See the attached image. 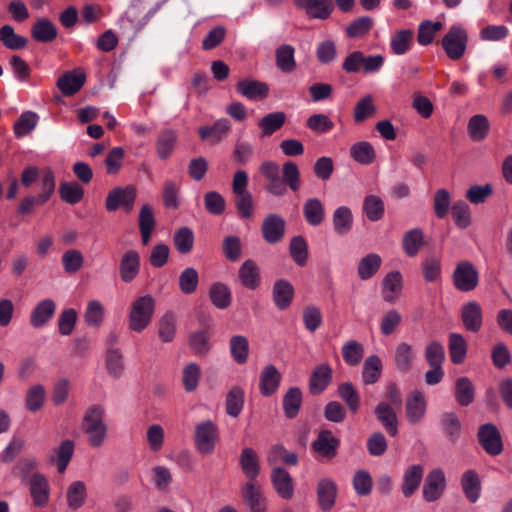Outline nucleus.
I'll return each instance as SVG.
<instances>
[{"label":"nucleus","instance_id":"1","mask_svg":"<svg viewBox=\"0 0 512 512\" xmlns=\"http://www.w3.org/2000/svg\"><path fill=\"white\" fill-rule=\"evenodd\" d=\"M260 173L265 178V190L275 197H282L289 188L297 192L301 186L300 170L296 163L287 161L282 166V176L280 175V166L273 161H264L260 166Z\"/></svg>","mask_w":512,"mask_h":512},{"label":"nucleus","instance_id":"2","mask_svg":"<svg viewBox=\"0 0 512 512\" xmlns=\"http://www.w3.org/2000/svg\"><path fill=\"white\" fill-rule=\"evenodd\" d=\"M104 409L100 405L91 406L85 413L82 429L87 434L92 447H100L107 436V426L103 421Z\"/></svg>","mask_w":512,"mask_h":512},{"label":"nucleus","instance_id":"3","mask_svg":"<svg viewBox=\"0 0 512 512\" xmlns=\"http://www.w3.org/2000/svg\"><path fill=\"white\" fill-rule=\"evenodd\" d=\"M155 310V300L150 295L140 296L131 304L129 328L134 332H142L151 323Z\"/></svg>","mask_w":512,"mask_h":512},{"label":"nucleus","instance_id":"4","mask_svg":"<svg viewBox=\"0 0 512 512\" xmlns=\"http://www.w3.org/2000/svg\"><path fill=\"white\" fill-rule=\"evenodd\" d=\"M468 44V34L464 28L459 25H453L443 36L441 46L451 60L461 59L466 51Z\"/></svg>","mask_w":512,"mask_h":512},{"label":"nucleus","instance_id":"5","mask_svg":"<svg viewBox=\"0 0 512 512\" xmlns=\"http://www.w3.org/2000/svg\"><path fill=\"white\" fill-rule=\"evenodd\" d=\"M454 287L460 292H471L479 284V272L475 265L467 260L459 261L452 274Z\"/></svg>","mask_w":512,"mask_h":512},{"label":"nucleus","instance_id":"6","mask_svg":"<svg viewBox=\"0 0 512 512\" xmlns=\"http://www.w3.org/2000/svg\"><path fill=\"white\" fill-rule=\"evenodd\" d=\"M219 438V429L211 420H205L195 426V446L200 454H211Z\"/></svg>","mask_w":512,"mask_h":512},{"label":"nucleus","instance_id":"7","mask_svg":"<svg viewBox=\"0 0 512 512\" xmlns=\"http://www.w3.org/2000/svg\"><path fill=\"white\" fill-rule=\"evenodd\" d=\"M477 438L481 447L490 456H498L503 452L502 436L494 424L481 425L478 429Z\"/></svg>","mask_w":512,"mask_h":512},{"label":"nucleus","instance_id":"8","mask_svg":"<svg viewBox=\"0 0 512 512\" xmlns=\"http://www.w3.org/2000/svg\"><path fill=\"white\" fill-rule=\"evenodd\" d=\"M285 229V219L279 214L271 213L262 222L261 234L266 243L277 244L283 239Z\"/></svg>","mask_w":512,"mask_h":512},{"label":"nucleus","instance_id":"9","mask_svg":"<svg viewBox=\"0 0 512 512\" xmlns=\"http://www.w3.org/2000/svg\"><path fill=\"white\" fill-rule=\"evenodd\" d=\"M135 199L136 189L133 186L116 187L108 193L105 207L110 212L116 211L121 206L130 211Z\"/></svg>","mask_w":512,"mask_h":512},{"label":"nucleus","instance_id":"10","mask_svg":"<svg viewBox=\"0 0 512 512\" xmlns=\"http://www.w3.org/2000/svg\"><path fill=\"white\" fill-rule=\"evenodd\" d=\"M446 488V478L444 472L440 468L431 470L426 476L422 494L426 502H435L442 495Z\"/></svg>","mask_w":512,"mask_h":512},{"label":"nucleus","instance_id":"11","mask_svg":"<svg viewBox=\"0 0 512 512\" xmlns=\"http://www.w3.org/2000/svg\"><path fill=\"white\" fill-rule=\"evenodd\" d=\"M338 486L334 480L325 477L321 478L316 485L317 503L323 512H328L336 504Z\"/></svg>","mask_w":512,"mask_h":512},{"label":"nucleus","instance_id":"12","mask_svg":"<svg viewBox=\"0 0 512 512\" xmlns=\"http://www.w3.org/2000/svg\"><path fill=\"white\" fill-rule=\"evenodd\" d=\"M141 257L136 250H127L119 263V276L124 283H131L140 273Z\"/></svg>","mask_w":512,"mask_h":512},{"label":"nucleus","instance_id":"13","mask_svg":"<svg viewBox=\"0 0 512 512\" xmlns=\"http://www.w3.org/2000/svg\"><path fill=\"white\" fill-rule=\"evenodd\" d=\"M461 321L465 329L477 333L483 325V311L477 301H469L461 307Z\"/></svg>","mask_w":512,"mask_h":512},{"label":"nucleus","instance_id":"14","mask_svg":"<svg viewBox=\"0 0 512 512\" xmlns=\"http://www.w3.org/2000/svg\"><path fill=\"white\" fill-rule=\"evenodd\" d=\"M339 446L340 440L330 430H321L312 443V449L328 460L337 455Z\"/></svg>","mask_w":512,"mask_h":512},{"label":"nucleus","instance_id":"15","mask_svg":"<svg viewBox=\"0 0 512 512\" xmlns=\"http://www.w3.org/2000/svg\"><path fill=\"white\" fill-rule=\"evenodd\" d=\"M241 497L250 512H266V499L256 482H247L243 485Z\"/></svg>","mask_w":512,"mask_h":512},{"label":"nucleus","instance_id":"16","mask_svg":"<svg viewBox=\"0 0 512 512\" xmlns=\"http://www.w3.org/2000/svg\"><path fill=\"white\" fill-rule=\"evenodd\" d=\"M56 303L50 298L39 301L31 310L29 323L33 328H42L55 315Z\"/></svg>","mask_w":512,"mask_h":512},{"label":"nucleus","instance_id":"17","mask_svg":"<svg viewBox=\"0 0 512 512\" xmlns=\"http://www.w3.org/2000/svg\"><path fill=\"white\" fill-rule=\"evenodd\" d=\"M30 495L36 507H44L49 501L50 486L41 473H33L28 481Z\"/></svg>","mask_w":512,"mask_h":512},{"label":"nucleus","instance_id":"18","mask_svg":"<svg viewBox=\"0 0 512 512\" xmlns=\"http://www.w3.org/2000/svg\"><path fill=\"white\" fill-rule=\"evenodd\" d=\"M231 130V123L226 118L218 119L213 125L202 126L198 129L201 140L217 144L224 140Z\"/></svg>","mask_w":512,"mask_h":512},{"label":"nucleus","instance_id":"19","mask_svg":"<svg viewBox=\"0 0 512 512\" xmlns=\"http://www.w3.org/2000/svg\"><path fill=\"white\" fill-rule=\"evenodd\" d=\"M426 412V400L423 393L414 390L409 394L405 404V415L410 424L419 423Z\"/></svg>","mask_w":512,"mask_h":512},{"label":"nucleus","instance_id":"20","mask_svg":"<svg viewBox=\"0 0 512 512\" xmlns=\"http://www.w3.org/2000/svg\"><path fill=\"white\" fill-rule=\"evenodd\" d=\"M236 90L251 101H261L269 94V86L254 79H241L236 85Z\"/></svg>","mask_w":512,"mask_h":512},{"label":"nucleus","instance_id":"21","mask_svg":"<svg viewBox=\"0 0 512 512\" xmlns=\"http://www.w3.org/2000/svg\"><path fill=\"white\" fill-rule=\"evenodd\" d=\"M297 7L306 11L310 18L327 19L333 11L332 0H294Z\"/></svg>","mask_w":512,"mask_h":512},{"label":"nucleus","instance_id":"22","mask_svg":"<svg viewBox=\"0 0 512 512\" xmlns=\"http://www.w3.org/2000/svg\"><path fill=\"white\" fill-rule=\"evenodd\" d=\"M271 482L281 498L288 500L293 497V479L284 468L276 467L271 471Z\"/></svg>","mask_w":512,"mask_h":512},{"label":"nucleus","instance_id":"23","mask_svg":"<svg viewBox=\"0 0 512 512\" xmlns=\"http://www.w3.org/2000/svg\"><path fill=\"white\" fill-rule=\"evenodd\" d=\"M332 368L327 363L317 365L309 379L311 394L317 395L325 391L332 380Z\"/></svg>","mask_w":512,"mask_h":512},{"label":"nucleus","instance_id":"24","mask_svg":"<svg viewBox=\"0 0 512 512\" xmlns=\"http://www.w3.org/2000/svg\"><path fill=\"white\" fill-rule=\"evenodd\" d=\"M238 278L245 288L256 290L261 283V274L257 263L252 259L244 261L238 270Z\"/></svg>","mask_w":512,"mask_h":512},{"label":"nucleus","instance_id":"25","mask_svg":"<svg viewBox=\"0 0 512 512\" xmlns=\"http://www.w3.org/2000/svg\"><path fill=\"white\" fill-rule=\"evenodd\" d=\"M281 381V374L274 365H267L260 373L259 390L260 393L269 397L278 389Z\"/></svg>","mask_w":512,"mask_h":512},{"label":"nucleus","instance_id":"26","mask_svg":"<svg viewBox=\"0 0 512 512\" xmlns=\"http://www.w3.org/2000/svg\"><path fill=\"white\" fill-rule=\"evenodd\" d=\"M375 416L385 431L392 437L398 433V420L394 409L386 402H380L375 407Z\"/></svg>","mask_w":512,"mask_h":512},{"label":"nucleus","instance_id":"27","mask_svg":"<svg viewBox=\"0 0 512 512\" xmlns=\"http://www.w3.org/2000/svg\"><path fill=\"white\" fill-rule=\"evenodd\" d=\"M86 75L84 73L76 74L74 71H67L57 80V87L64 96H73L85 84Z\"/></svg>","mask_w":512,"mask_h":512},{"label":"nucleus","instance_id":"28","mask_svg":"<svg viewBox=\"0 0 512 512\" xmlns=\"http://www.w3.org/2000/svg\"><path fill=\"white\" fill-rule=\"evenodd\" d=\"M424 468L420 464L409 466L403 475L401 491L405 497H411L419 488L423 478Z\"/></svg>","mask_w":512,"mask_h":512},{"label":"nucleus","instance_id":"29","mask_svg":"<svg viewBox=\"0 0 512 512\" xmlns=\"http://www.w3.org/2000/svg\"><path fill=\"white\" fill-rule=\"evenodd\" d=\"M57 35L56 26L47 18L37 19L31 27V36L39 43H50L56 39Z\"/></svg>","mask_w":512,"mask_h":512},{"label":"nucleus","instance_id":"30","mask_svg":"<svg viewBox=\"0 0 512 512\" xmlns=\"http://www.w3.org/2000/svg\"><path fill=\"white\" fill-rule=\"evenodd\" d=\"M239 463L248 482H256L260 473L259 459L256 452L249 447H245L241 454Z\"/></svg>","mask_w":512,"mask_h":512},{"label":"nucleus","instance_id":"31","mask_svg":"<svg viewBox=\"0 0 512 512\" xmlns=\"http://www.w3.org/2000/svg\"><path fill=\"white\" fill-rule=\"evenodd\" d=\"M332 224L334 232L338 236L347 235L353 227V214L349 207L339 206L332 215Z\"/></svg>","mask_w":512,"mask_h":512},{"label":"nucleus","instance_id":"32","mask_svg":"<svg viewBox=\"0 0 512 512\" xmlns=\"http://www.w3.org/2000/svg\"><path fill=\"white\" fill-rule=\"evenodd\" d=\"M273 301L280 310L288 308L294 297V288L290 282L280 279L273 286Z\"/></svg>","mask_w":512,"mask_h":512},{"label":"nucleus","instance_id":"33","mask_svg":"<svg viewBox=\"0 0 512 512\" xmlns=\"http://www.w3.org/2000/svg\"><path fill=\"white\" fill-rule=\"evenodd\" d=\"M177 317L171 310L166 311L158 321V337L163 343H171L176 336Z\"/></svg>","mask_w":512,"mask_h":512},{"label":"nucleus","instance_id":"34","mask_svg":"<svg viewBox=\"0 0 512 512\" xmlns=\"http://www.w3.org/2000/svg\"><path fill=\"white\" fill-rule=\"evenodd\" d=\"M303 216L313 227L320 226L325 218V209L320 199L309 198L303 205Z\"/></svg>","mask_w":512,"mask_h":512},{"label":"nucleus","instance_id":"35","mask_svg":"<svg viewBox=\"0 0 512 512\" xmlns=\"http://www.w3.org/2000/svg\"><path fill=\"white\" fill-rule=\"evenodd\" d=\"M454 396L457 403L462 407H467L473 403L475 387L468 377L462 376L456 379Z\"/></svg>","mask_w":512,"mask_h":512},{"label":"nucleus","instance_id":"36","mask_svg":"<svg viewBox=\"0 0 512 512\" xmlns=\"http://www.w3.org/2000/svg\"><path fill=\"white\" fill-rule=\"evenodd\" d=\"M490 122L483 114L472 116L467 124V132L472 141L481 142L489 133Z\"/></svg>","mask_w":512,"mask_h":512},{"label":"nucleus","instance_id":"37","mask_svg":"<svg viewBox=\"0 0 512 512\" xmlns=\"http://www.w3.org/2000/svg\"><path fill=\"white\" fill-rule=\"evenodd\" d=\"M415 359L412 346L406 342L399 343L395 348L394 364L398 371L407 373L411 370Z\"/></svg>","mask_w":512,"mask_h":512},{"label":"nucleus","instance_id":"38","mask_svg":"<svg viewBox=\"0 0 512 512\" xmlns=\"http://www.w3.org/2000/svg\"><path fill=\"white\" fill-rule=\"evenodd\" d=\"M402 276L399 271H391L383 279V299L394 303L402 291Z\"/></svg>","mask_w":512,"mask_h":512},{"label":"nucleus","instance_id":"39","mask_svg":"<svg viewBox=\"0 0 512 512\" xmlns=\"http://www.w3.org/2000/svg\"><path fill=\"white\" fill-rule=\"evenodd\" d=\"M177 134L172 129L160 131L156 141V153L162 160L168 159L176 146Z\"/></svg>","mask_w":512,"mask_h":512},{"label":"nucleus","instance_id":"40","mask_svg":"<svg viewBox=\"0 0 512 512\" xmlns=\"http://www.w3.org/2000/svg\"><path fill=\"white\" fill-rule=\"evenodd\" d=\"M461 486L465 496L471 503L478 501L481 494V482L474 470H467L463 473Z\"/></svg>","mask_w":512,"mask_h":512},{"label":"nucleus","instance_id":"41","mask_svg":"<svg viewBox=\"0 0 512 512\" xmlns=\"http://www.w3.org/2000/svg\"><path fill=\"white\" fill-rule=\"evenodd\" d=\"M0 42L9 50L18 51L24 49L28 40L15 32L13 26L5 24L0 28Z\"/></svg>","mask_w":512,"mask_h":512},{"label":"nucleus","instance_id":"42","mask_svg":"<svg viewBox=\"0 0 512 512\" xmlns=\"http://www.w3.org/2000/svg\"><path fill=\"white\" fill-rule=\"evenodd\" d=\"M382 265L381 257L376 253H369L360 259L357 266L358 277L363 280L371 279Z\"/></svg>","mask_w":512,"mask_h":512},{"label":"nucleus","instance_id":"43","mask_svg":"<svg viewBox=\"0 0 512 512\" xmlns=\"http://www.w3.org/2000/svg\"><path fill=\"white\" fill-rule=\"evenodd\" d=\"M302 392L298 387H291L283 396L282 406L285 416L288 419H294L302 405Z\"/></svg>","mask_w":512,"mask_h":512},{"label":"nucleus","instance_id":"44","mask_svg":"<svg viewBox=\"0 0 512 512\" xmlns=\"http://www.w3.org/2000/svg\"><path fill=\"white\" fill-rule=\"evenodd\" d=\"M440 426L445 436L455 443L461 433V422L455 412H444L440 416Z\"/></svg>","mask_w":512,"mask_h":512},{"label":"nucleus","instance_id":"45","mask_svg":"<svg viewBox=\"0 0 512 512\" xmlns=\"http://www.w3.org/2000/svg\"><path fill=\"white\" fill-rule=\"evenodd\" d=\"M350 155L354 161L362 165H370L376 159L375 149L368 141L353 144L350 148Z\"/></svg>","mask_w":512,"mask_h":512},{"label":"nucleus","instance_id":"46","mask_svg":"<svg viewBox=\"0 0 512 512\" xmlns=\"http://www.w3.org/2000/svg\"><path fill=\"white\" fill-rule=\"evenodd\" d=\"M293 46L284 44L276 49V65L284 73H291L296 68Z\"/></svg>","mask_w":512,"mask_h":512},{"label":"nucleus","instance_id":"47","mask_svg":"<svg viewBox=\"0 0 512 512\" xmlns=\"http://www.w3.org/2000/svg\"><path fill=\"white\" fill-rule=\"evenodd\" d=\"M337 394L345 402L351 413H357L360 408V394L350 382L340 383Z\"/></svg>","mask_w":512,"mask_h":512},{"label":"nucleus","instance_id":"48","mask_svg":"<svg viewBox=\"0 0 512 512\" xmlns=\"http://www.w3.org/2000/svg\"><path fill=\"white\" fill-rule=\"evenodd\" d=\"M188 344L195 355H206L211 348L210 335L208 331L205 329H201L191 332L188 337Z\"/></svg>","mask_w":512,"mask_h":512},{"label":"nucleus","instance_id":"49","mask_svg":"<svg viewBox=\"0 0 512 512\" xmlns=\"http://www.w3.org/2000/svg\"><path fill=\"white\" fill-rule=\"evenodd\" d=\"M382 371V361L377 355H370L366 358L362 369V380L366 385L376 383Z\"/></svg>","mask_w":512,"mask_h":512},{"label":"nucleus","instance_id":"50","mask_svg":"<svg viewBox=\"0 0 512 512\" xmlns=\"http://www.w3.org/2000/svg\"><path fill=\"white\" fill-rule=\"evenodd\" d=\"M231 357L239 364H245L249 355V342L245 336L235 335L229 341Z\"/></svg>","mask_w":512,"mask_h":512},{"label":"nucleus","instance_id":"51","mask_svg":"<svg viewBox=\"0 0 512 512\" xmlns=\"http://www.w3.org/2000/svg\"><path fill=\"white\" fill-rule=\"evenodd\" d=\"M424 243V235L420 228H413L403 236V250L409 257H415Z\"/></svg>","mask_w":512,"mask_h":512},{"label":"nucleus","instance_id":"52","mask_svg":"<svg viewBox=\"0 0 512 512\" xmlns=\"http://www.w3.org/2000/svg\"><path fill=\"white\" fill-rule=\"evenodd\" d=\"M449 354L452 363L461 364L467 354V342L465 338L459 333H451L449 335Z\"/></svg>","mask_w":512,"mask_h":512},{"label":"nucleus","instance_id":"53","mask_svg":"<svg viewBox=\"0 0 512 512\" xmlns=\"http://www.w3.org/2000/svg\"><path fill=\"white\" fill-rule=\"evenodd\" d=\"M414 33L410 29L397 31L390 40V47L395 55L407 53L412 45Z\"/></svg>","mask_w":512,"mask_h":512},{"label":"nucleus","instance_id":"54","mask_svg":"<svg viewBox=\"0 0 512 512\" xmlns=\"http://www.w3.org/2000/svg\"><path fill=\"white\" fill-rule=\"evenodd\" d=\"M285 120L286 115L281 111L265 115L258 123V126L262 132L261 136H271L284 125Z\"/></svg>","mask_w":512,"mask_h":512},{"label":"nucleus","instance_id":"55","mask_svg":"<svg viewBox=\"0 0 512 512\" xmlns=\"http://www.w3.org/2000/svg\"><path fill=\"white\" fill-rule=\"evenodd\" d=\"M363 212L368 220L372 222L379 221L385 213L384 202L379 196L367 195L363 201Z\"/></svg>","mask_w":512,"mask_h":512},{"label":"nucleus","instance_id":"56","mask_svg":"<svg viewBox=\"0 0 512 512\" xmlns=\"http://www.w3.org/2000/svg\"><path fill=\"white\" fill-rule=\"evenodd\" d=\"M211 302L218 309H226L231 304V291L227 285L217 282L209 289Z\"/></svg>","mask_w":512,"mask_h":512},{"label":"nucleus","instance_id":"57","mask_svg":"<svg viewBox=\"0 0 512 512\" xmlns=\"http://www.w3.org/2000/svg\"><path fill=\"white\" fill-rule=\"evenodd\" d=\"M87 497L86 485L82 481L72 482L67 489V503L69 508L77 510L82 507Z\"/></svg>","mask_w":512,"mask_h":512},{"label":"nucleus","instance_id":"58","mask_svg":"<svg viewBox=\"0 0 512 512\" xmlns=\"http://www.w3.org/2000/svg\"><path fill=\"white\" fill-rule=\"evenodd\" d=\"M244 407V391L234 386L226 396V413L231 417H238Z\"/></svg>","mask_w":512,"mask_h":512},{"label":"nucleus","instance_id":"59","mask_svg":"<svg viewBox=\"0 0 512 512\" xmlns=\"http://www.w3.org/2000/svg\"><path fill=\"white\" fill-rule=\"evenodd\" d=\"M38 123V115L32 111L23 112L14 123L13 130L16 137L20 138L35 129Z\"/></svg>","mask_w":512,"mask_h":512},{"label":"nucleus","instance_id":"60","mask_svg":"<svg viewBox=\"0 0 512 512\" xmlns=\"http://www.w3.org/2000/svg\"><path fill=\"white\" fill-rule=\"evenodd\" d=\"M289 251L294 262L303 267L308 260V245L303 236H294L290 241Z\"/></svg>","mask_w":512,"mask_h":512},{"label":"nucleus","instance_id":"61","mask_svg":"<svg viewBox=\"0 0 512 512\" xmlns=\"http://www.w3.org/2000/svg\"><path fill=\"white\" fill-rule=\"evenodd\" d=\"M61 199L71 205L79 203L84 196V189L77 182H62L59 186Z\"/></svg>","mask_w":512,"mask_h":512},{"label":"nucleus","instance_id":"62","mask_svg":"<svg viewBox=\"0 0 512 512\" xmlns=\"http://www.w3.org/2000/svg\"><path fill=\"white\" fill-rule=\"evenodd\" d=\"M173 243L176 250L181 254L191 252L194 244V233L188 227H181L174 233Z\"/></svg>","mask_w":512,"mask_h":512},{"label":"nucleus","instance_id":"63","mask_svg":"<svg viewBox=\"0 0 512 512\" xmlns=\"http://www.w3.org/2000/svg\"><path fill=\"white\" fill-rule=\"evenodd\" d=\"M341 352L346 364L356 366L363 358L364 348L360 342L350 340L343 345Z\"/></svg>","mask_w":512,"mask_h":512},{"label":"nucleus","instance_id":"64","mask_svg":"<svg viewBox=\"0 0 512 512\" xmlns=\"http://www.w3.org/2000/svg\"><path fill=\"white\" fill-rule=\"evenodd\" d=\"M443 27L440 21H423L418 27L417 41L422 46H427L432 43L437 32Z\"/></svg>","mask_w":512,"mask_h":512}]
</instances>
